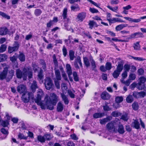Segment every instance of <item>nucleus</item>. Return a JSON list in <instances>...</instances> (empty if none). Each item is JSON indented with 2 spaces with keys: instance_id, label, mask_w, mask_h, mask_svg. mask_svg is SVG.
Instances as JSON below:
<instances>
[{
  "instance_id": "nucleus-1",
  "label": "nucleus",
  "mask_w": 146,
  "mask_h": 146,
  "mask_svg": "<svg viewBox=\"0 0 146 146\" xmlns=\"http://www.w3.org/2000/svg\"><path fill=\"white\" fill-rule=\"evenodd\" d=\"M37 97L35 100V103L40 106V108L43 110L46 109L52 110L54 107L52 105L50 101V97L48 95H46L44 100L41 101L42 98L44 94L42 90L40 89L38 90L37 92Z\"/></svg>"
},
{
  "instance_id": "nucleus-2",
  "label": "nucleus",
  "mask_w": 146,
  "mask_h": 146,
  "mask_svg": "<svg viewBox=\"0 0 146 146\" xmlns=\"http://www.w3.org/2000/svg\"><path fill=\"white\" fill-rule=\"evenodd\" d=\"M123 69V64L121 62H119L116 70L113 72L112 75L115 78H117L120 74Z\"/></svg>"
},
{
  "instance_id": "nucleus-3",
  "label": "nucleus",
  "mask_w": 146,
  "mask_h": 146,
  "mask_svg": "<svg viewBox=\"0 0 146 146\" xmlns=\"http://www.w3.org/2000/svg\"><path fill=\"white\" fill-rule=\"evenodd\" d=\"M23 80H26L27 76L29 78H31L33 76L32 71L31 68H25L23 70Z\"/></svg>"
},
{
  "instance_id": "nucleus-4",
  "label": "nucleus",
  "mask_w": 146,
  "mask_h": 146,
  "mask_svg": "<svg viewBox=\"0 0 146 146\" xmlns=\"http://www.w3.org/2000/svg\"><path fill=\"white\" fill-rule=\"evenodd\" d=\"M33 94L31 92H26L22 95L21 98L22 100L25 103H27L29 100L30 98L33 96Z\"/></svg>"
},
{
  "instance_id": "nucleus-5",
  "label": "nucleus",
  "mask_w": 146,
  "mask_h": 146,
  "mask_svg": "<svg viewBox=\"0 0 146 146\" xmlns=\"http://www.w3.org/2000/svg\"><path fill=\"white\" fill-rule=\"evenodd\" d=\"M19 44L17 41H15L13 44V46H9L8 47V52L11 53L13 52H15L18 50L19 47Z\"/></svg>"
},
{
  "instance_id": "nucleus-6",
  "label": "nucleus",
  "mask_w": 146,
  "mask_h": 146,
  "mask_svg": "<svg viewBox=\"0 0 146 146\" xmlns=\"http://www.w3.org/2000/svg\"><path fill=\"white\" fill-rule=\"evenodd\" d=\"M44 85L46 89L49 90L53 86V84L51 79L49 77L46 78L45 79Z\"/></svg>"
},
{
  "instance_id": "nucleus-7",
  "label": "nucleus",
  "mask_w": 146,
  "mask_h": 146,
  "mask_svg": "<svg viewBox=\"0 0 146 146\" xmlns=\"http://www.w3.org/2000/svg\"><path fill=\"white\" fill-rule=\"evenodd\" d=\"M116 121H117V123H120L119 120L117 119V120H115L113 122L111 121L107 124L106 127L110 131H115V128L114 126V123H115Z\"/></svg>"
},
{
  "instance_id": "nucleus-8",
  "label": "nucleus",
  "mask_w": 146,
  "mask_h": 146,
  "mask_svg": "<svg viewBox=\"0 0 146 146\" xmlns=\"http://www.w3.org/2000/svg\"><path fill=\"white\" fill-rule=\"evenodd\" d=\"M139 82L137 84V88L139 90H142L145 87L144 84H141L144 83L146 81V78L143 77L142 76L140 77L139 79Z\"/></svg>"
},
{
  "instance_id": "nucleus-9",
  "label": "nucleus",
  "mask_w": 146,
  "mask_h": 146,
  "mask_svg": "<svg viewBox=\"0 0 146 146\" xmlns=\"http://www.w3.org/2000/svg\"><path fill=\"white\" fill-rule=\"evenodd\" d=\"M50 96L51 98V100H50V102L54 107V106H55L58 101V97L54 93H51L50 94Z\"/></svg>"
},
{
  "instance_id": "nucleus-10",
  "label": "nucleus",
  "mask_w": 146,
  "mask_h": 146,
  "mask_svg": "<svg viewBox=\"0 0 146 146\" xmlns=\"http://www.w3.org/2000/svg\"><path fill=\"white\" fill-rule=\"evenodd\" d=\"M17 90L18 92L20 93H25L26 92V88L25 85L20 84L17 87Z\"/></svg>"
},
{
  "instance_id": "nucleus-11",
  "label": "nucleus",
  "mask_w": 146,
  "mask_h": 146,
  "mask_svg": "<svg viewBox=\"0 0 146 146\" xmlns=\"http://www.w3.org/2000/svg\"><path fill=\"white\" fill-rule=\"evenodd\" d=\"M86 16V13L81 12L79 13L78 14L76 19H78V21L82 22L85 19Z\"/></svg>"
},
{
  "instance_id": "nucleus-12",
  "label": "nucleus",
  "mask_w": 146,
  "mask_h": 146,
  "mask_svg": "<svg viewBox=\"0 0 146 146\" xmlns=\"http://www.w3.org/2000/svg\"><path fill=\"white\" fill-rule=\"evenodd\" d=\"M8 72V68H5L3 71L0 73V80H3L5 78L7 75Z\"/></svg>"
},
{
  "instance_id": "nucleus-13",
  "label": "nucleus",
  "mask_w": 146,
  "mask_h": 146,
  "mask_svg": "<svg viewBox=\"0 0 146 146\" xmlns=\"http://www.w3.org/2000/svg\"><path fill=\"white\" fill-rule=\"evenodd\" d=\"M54 73L56 77V79H54L58 80H61V77L60 74V72L59 70L57 68H54Z\"/></svg>"
},
{
  "instance_id": "nucleus-14",
  "label": "nucleus",
  "mask_w": 146,
  "mask_h": 146,
  "mask_svg": "<svg viewBox=\"0 0 146 146\" xmlns=\"http://www.w3.org/2000/svg\"><path fill=\"white\" fill-rule=\"evenodd\" d=\"M112 117L111 116H108L106 118L100 120V122L101 124H105L106 123L111 120Z\"/></svg>"
},
{
  "instance_id": "nucleus-15",
  "label": "nucleus",
  "mask_w": 146,
  "mask_h": 146,
  "mask_svg": "<svg viewBox=\"0 0 146 146\" xmlns=\"http://www.w3.org/2000/svg\"><path fill=\"white\" fill-rule=\"evenodd\" d=\"M14 71L13 70H11L8 72V75L6 78L7 82H9L12 78L14 74Z\"/></svg>"
},
{
  "instance_id": "nucleus-16",
  "label": "nucleus",
  "mask_w": 146,
  "mask_h": 146,
  "mask_svg": "<svg viewBox=\"0 0 146 146\" xmlns=\"http://www.w3.org/2000/svg\"><path fill=\"white\" fill-rule=\"evenodd\" d=\"M16 74L17 78L21 79L22 77L23 78V73L19 69H18L16 70Z\"/></svg>"
},
{
  "instance_id": "nucleus-17",
  "label": "nucleus",
  "mask_w": 146,
  "mask_h": 146,
  "mask_svg": "<svg viewBox=\"0 0 146 146\" xmlns=\"http://www.w3.org/2000/svg\"><path fill=\"white\" fill-rule=\"evenodd\" d=\"M110 97V95L106 92H103L101 95V98L103 100H107Z\"/></svg>"
},
{
  "instance_id": "nucleus-18",
  "label": "nucleus",
  "mask_w": 146,
  "mask_h": 146,
  "mask_svg": "<svg viewBox=\"0 0 146 146\" xmlns=\"http://www.w3.org/2000/svg\"><path fill=\"white\" fill-rule=\"evenodd\" d=\"M57 111L58 112H62L63 109V105L60 102L58 103L57 106Z\"/></svg>"
},
{
  "instance_id": "nucleus-19",
  "label": "nucleus",
  "mask_w": 146,
  "mask_h": 146,
  "mask_svg": "<svg viewBox=\"0 0 146 146\" xmlns=\"http://www.w3.org/2000/svg\"><path fill=\"white\" fill-rule=\"evenodd\" d=\"M8 30L6 27H3L0 28V35H5L8 32Z\"/></svg>"
},
{
  "instance_id": "nucleus-20",
  "label": "nucleus",
  "mask_w": 146,
  "mask_h": 146,
  "mask_svg": "<svg viewBox=\"0 0 146 146\" xmlns=\"http://www.w3.org/2000/svg\"><path fill=\"white\" fill-rule=\"evenodd\" d=\"M66 72L68 75H72V71L71 67L69 64H67L66 65Z\"/></svg>"
},
{
  "instance_id": "nucleus-21",
  "label": "nucleus",
  "mask_w": 146,
  "mask_h": 146,
  "mask_svg": "<svg viewBox=\"0 0 146 146\" xmlns=\"http://www.w3.org/2000/svg\"><path fill=\"white\" fill-rule=\"evenodd\" d=\"M89 60L92 68V70H95V69L96 67L95 62L94 60L92 57L91 56H90L89 57Z\"/></svg>"
},
{
  "instance_id": "nucleus-22",
  "label": "nucleus",
  "mask_w": 146,
  "mask_h": 146,
  "mask_svg": "<svg viewBox=\"0 0 146 146\" xmlns=\"http://www.w3.org/2000/svg\"><path fill=\"white\" fill-rule=\"evenodd\" d=\"M89 60L92 68V70H95V69L96 67L95 62L94 60L92 57L91 56H90L89 57Z\"/></svg>"
},
{
  "instance_id": "nucleus-23",
  "label": "nucleus",
  "mask_w": 146,
  "mask_h": 146,
  "mask_svg": "<svg viewBox=\"0 0 146 146\" xmlns=\"http://www.w3.org/2000/svg\"><path fill=\"white\" fill-rule=\"evenodd\" d=\"M104 115V113L102 112H98L94 113L93 115V117L95 118H97L101 117Z\"/></svg>"
},
{
  "instance_id": "nucleus-24",
  "label": "nucleus",
  "mask_w": 146,
  "mask_h": 146,
  "mask_svg": "<svg viewBox=\"0 0 146 146\" xmlns=\"http://www.w3.org/2000/svg\"><path fill=\"white\" fill-rule=\"evenodd\" d=\"M71 11H76L80 9V7L77 4H75L72 5L70 7Z\"/></svg>"
},
{
  "instance_id": "nucleus-25",
  "label": "nucleus",
  "mask_w": 146,
  "mask_h": 146,
  "mask_svg": "<svg viewBox=\"0 0 146 146\" xmlns=\"http://www.w3.org/2000/svg\"><path fill=\"white\" fill-rule=\"evenodd\" d=\"M62 100L64 101L65 104L67 105L69 103V100L66 96L63 93L61 94Z\"/></svg>"
},
{
  "instance_id": "nucleus-26",
  "label": "nucleus",
  "mask_w": 146,
  "mask_h": 146,
  "mask_svg": "<svg viewBox=\"0 0 146 146\" xmlns=\"http://www.w3.org/2000/svg\"><path fill=\"white\" fill-rule=\"evenodd\" d=\"M67 8H64L63 11V13L62 16L63 17V19L64 20H65L67 19L68 21H69V19H67Z\"/></svg>"
},
{
  "instance_id": "nucleus-27",
  "label": "nucleus",
  "mask_w": 146,
  "mask_h": 146,
  "mask_svg": "<svg viewBox=\"0 0 146 146\" xmlns=\"http://www.w3.org/2000/svg\"><path fill=\"white\" fill-rule=\"evenodd\" d=\"M89 25V28L92 29L94 26L97 27L98 26L96 23L93 21H90L88 24Z\"/></svg>"
},
{
  "instance_id": "nucleus-28",
  "label": "nucleus",
  "mask_w": 146,
  "mask_h": 146,
  "mask_svg": "<svg viewBox=\"0 0 146 146\" xmlns=\"http://www.w3.org/2000/svg\"><path fill=\"white\" fill-rule=\"evenodd\" d=\"M52 59L54 65V68H58V62L55 54H54L52 56Z\"/></svg>"
},
{
  "instance_id": "nucleus-29",
  "label": "nucleus",
  "mask_w": 146,
  "mask_h": 146,
  "mask_svg": "<svg viewBox=\"0 0 146 146\" xmlns=\"http://www.w3.org/2000/svg\"><path fill=\"white\" fill-rule=\"evenodd\" d=\"M117 131L120 134H123L124 133V129L122 125H119Z\"/></svg>"
},
{
  "instance_id": "nucleus-30",
  "label": "nucleus",
  "mask_w": 146,
  "mask_h": 146,
  "mask_svg": "<svg viewBox=\"0 0 146 146\" xmlns=\"http://www.w3.org/2000/svg\"><path fill=\"white\" fill-rule=\"evenodd\" d=\"M44 137L45 140L50 141L53 137L52 135L51 134H45L44 135Z\"/></svg>"
},
{
  "instance_id": "nucleus-31",
  "label": "nucleus",
  "mask_w": 146,
  "mask_h": 146,
  "mask_svg": "<svg viewBox=\"0 0 146 146\" xmlns=\"http://www.w3.org/2000/svg\"><path fill=\"white\" fill-rule=\"evenodd\" d=\"M37 87V86L36 81L35 80H33V82L31 87V89L33 92H35Z\"/></svg>"
},
{
  "instance_id": "nucleus-32",
  "label": "nucleus",
  "mask_w": 146,
  "mask_h": 146,
  "mask_svg": "<svg viewBox=\"0 0 146 146\" xmlns=\"http://www.w3.org/2000/svg\"><path fill=\"white\" fill-rule=\"evenodd\" d=\"M129 57V58L130 59L133 58L134 60H137L139 61H141L145 60V59H144L142 57H135L131 56H130Z\"/></svg>"
},
{
  "instance_id": "nucleus-33",
  "label": "nucleus",
  "mask_w": 146,
  "mask_h": 146,
  "mask_svg": "<svg viewBox=\"0 0 146 146\" xmlns=\"http://www.w3.org/2000/svg\"><path fill=\"white\" fill-rule=\"evenodd\" d=\"M37 139L41 143H44L45 141L44 135L43 136L40 135H38Z\"/></svg>"
},
{
  "instance_id": "nucleus-34",
  "label": "nucleus",
  "mask_w": 146,
  "mask_h": 146,
  "mask_svg": "<svg viewBox=\"0 0 146 146\" xmlns=\"http://www.w3.org/2000/svg\"><path fill=\"white\" fill-rule=\"evenodd\" d=\"M126 101L128 103H131L133 101V98L132 96L129 95L126 98Z\"/></svg>"
},
{
  "instance_id": "nucleus-35",
  "label": "nucleus",
  "mask_w": 146,
  "mask_h": 146,
  "mask_svg": "<svg viewBox=\"0 0 146 146\" xmlns=\"http://www.w3.org/2000/svg\"><path fill=\"white\" fill-rule=\"evenodd\" d=\"M134 49L136 50H139L140 49V46L139 44V42H137L133 44Z\"/></svg>"
},
{
  "instance_id": "nucleus-36",
  "label": "nucleus",
  "mask_w": 146,
  "mask_h": 146,
  "mask_svg": "<svg viewBox=\"0 0 146 146\" xmlns=\"http://www.w3.org/2000/svg\"><path fill=\"white\" fill-rule=\"evenodd\" d=\"M43 71L42 70H40L38 72V80H40L43 79Z\"/></svg>"
},
{
  "instance_id": "nucleus-37",
  "label": "nucleus",
  "mask_w": 146,
  "mask_h": 146,
  "mask_svg": "<svg viewBox=\"0 0 146 146\" xmlns=\"http://www.w3.org/2000/svg\"><path fill=\"white\" fill-rule=\"evenodd\" d=\"M83 60L84 63L86 67H88L90 66V64L89 60L86 57L84 58Z\"/></svg>"
},
{
  "instance_id": "nucleus-38",
  "label": "nucleus",
  "mask_w": 146,
  "mask_h": 146,
  "mask_svg": "<svg viewBox=\"0 0 146 146\" xmlns=\"http://www.w3.org/2000/svg\"><path fill=\"white\" fill-rule=\"evenodd\" d=\"M7 58V56L5 54H0V62L4 61Z\"/></svg>"
},
{
  "instance_id": "nucleus-39",
  "label": "nucleus",
  "mask_w": 146,
  "mask_h": 146,
  "mask_svg": "<svg viewBox=\"0 0 146 146\" xmlns=\"http://www.w3.org/2000/svg\"><path fill=\"white\" fill-rule=\"evenodd\" d=\"M18 58L20 61L21 62H23L25 60V56L23 53L20 54Z\"/></svg>"
},
{
  "instance_id": "nucleus-40",
  "label": "nucleus",
  "mask_w": 146,
  "mask_h": 146,
  "mask_svg": "<svg viewBox=\"0 0 146 146\" xmlns=\"http://www.w3.org/2000/svg\"><path fill=\"white\" fill-rule=\"evenodd\" d=\"M123 98L122 96H117L115 98V101L117 103H119L123 101Z\"/></svg>"
},
{
  "instance_id": "nucleus-41",
  "label": "nucleus",
  "mask_w": 146,
  "mask_h": 146,
  "mask_svg": "<svg viewBox=\"0 0 146 146\" xmlns=\"http://www.w3.org/2000/svg\"><path fill=\"white\" fill-rule=\"evenodd\" d=\"M76 62L77 63H78L81 67L82 66V64L81 62V58L79 56H78L75 59L74 62L76 63Z\"/></svg>"
},
{
  "instance_id": "nucleus-42",
  "label": "nucleus",
  "mask_w": 146,
  "mask_h": 146,
  "mask_svg": "<svg viewBox=\"0 0 146 146\" xmlns=\"http://www.w3.org/2000/svg\"><path fill=\"white\" fill-rule=\"evenodd\" d=\"M120 80L122 83L124 84L127 86L129 85L131 82V80L129 79L127 80L126 81H123V79H121Z\"/></svg>"
},
{
  "instance_id": "nucleus-43",
  "label": "nucleus",
  "mask_w": 146,
  "mask_h": 146,
  "mask_svg": "<svg viewBox=\"0 0 146 146\" xmlns=\"http://www.w3.org/2000/svg\"><path fill=\"white\" fill-rule=\"evenodd\" d=\"M69 55L70 59L72 60L74 59V51L72 50H70L69 52Z\"/></svg>"
},
{
  "instance_id": "nucleus-44",
  "label": "nucleus",
  "mask_w": 146,
  "mask_h": 146,
  "mask_svg": "<svg viewBox=\"0 0 146 146\" xmlns=\"http://www.w3.org/2000/svg\"><path fill=\"white\" fill-rule=\"evenodd\" d=\"M134 127L137 129H138L140 128L139 124V122L137 120H135L133 122Z\"/></svg>"
},
{
  "instance_id": "nucleus-45",
  "label": "nucleus",
  "mask_w": 146,
  "mask_h": 146,
  "mask_svg": "<svg viewBox=\"0 0 146 146\" xmlns=\"http://www.w3.org/2000/svg\"><path fill=\"white\" fill-rule=\"evenodd\" d=\"M7 46L5 44H2L0 47V52L2 53L6 50Z\"/></svg>"
},
{
  "instance_id": "nucleus-46",
  "label": "nucleus",
  "mask_w": 146,
  "mask_h": 146,
  "mask_svg": "<svg viewBox=\"0 0 146 146\" xmlns=\"http://www.w3.org/2000/svg\"><path fill=\"white\" fill-rule=\"evenodd\" d=\"M107 7L110 10L115 12H117V9L118 8V7L117 6H116L113 8L112 7L109 5L107 6Z\"/></svg>"
},
{
  "instance_id": "nucleus-47",
  "label": "nucleus",
  "mask_w": 146,
  "mask_h": 146,
  "mask_svg": "<svg viewBox=\"0 0 146 146\" xmlns=\"http://www.w3.org/2000/svg\"><path fill=\"white\" fill-rule=\"evenodd\" d=\"M0 15L2 16L3 17L7 19H9L10 18V17L7 15L6 13L1 11H0Z\"/></svg>"
},
{
  "instance_id": "nucleus-48",
  "label": "nucleus",
  "mask_w": 146,
  "mask_h": 146,
  "mask_svg": "<svg viewBox=\"0 0 146 146\" xmlns=\"http://www.w3.org/2000/svg\"><path fill=\"white\" fill-rule=\"evenodd\" d=\"M0 15L2 16L3 17L7 19H9L10 18V17L7 15L6 13L1 11H0Z\"/></svg>"
},
{
  "instance_id": "nucleus-49",
  "label": "nucleus",
  "mask_w": 146,
  "mask_h": 146,
  "mask_svg": "<svg viewBox=\"0 0 146 146\" xmlns=\"http://www.w3.org/2000/svg\"><path fill=\"white\" fill-rule=\"evenodd\" d=\"M73 75L74 77V79L75 81H78L79 80L78 78V77L77 73L74 71L73 73Z\"/></svg>"
},
{
  "instance_id": "nucleus-50",
  "label": "nucleus",
  "mask_w": 146,
  "mask_h": 146,
  "mask_svg": "<svg viewBox=\"0 0 146 146\" xmlns=\"http://www.w3.org/2000/svg\"><path fill=\"white\" fill-rule=\"evenodd\" d=\"M1 124L4 127H7L9 124L8 121L6 120V121L2 120L1 121Z\"/></svg>"
},
{
  "instance_id": "nucleus-51",
  "label": "nucleus",
  "mask_w": 146,
  "mask_h": 146,
  "mask_svg": "<svg viewBox=\"0 0 146 146\" xmlns=\"http://www.w3.org/2000/svg\"><path fill=\"white\" fill-rule=\"evenodd\" d=\"M105 105L103 106V109L104 111H108L111 110V108H110L108 106L107 104L105 102Z\"/></svg>"
},
{
  "instance_id": "nucleus-52",
  "label": "nucleus",
  "mask_w": 146,
  "mask_h": 146,
  "mask_svg": "<svg viewBox=\"0 0 146 146\" xmlns=\"http://www.w3.org/2000/svg\"><path fill=\"white\" fill-rule=\"evenodd\" d=\"M105 67L107 70H110L111 68V64L110 62H107L105 65Z\"/></svg>"
},
{
  "instance_id": "nucleus-53",
  "label": "nucleus",
  "mask_w": 146,
  "mask_h": 146,
  "mask_svg": "<svg viewBox=\"0 0 146 146\" xmlns=\"http://www.w3.org/2000/svg\"><path fill=\"white\" fill-rule=\"evenodd\" d=\"M18 137L20 139H27V138L28 136L26 137L23 134L20 133L18 135Z\"/></svg>"
},
{
  "instance_id": "nucleus-54",
  "label": "nucleus",
  "mask_w": 146,
  "mask_h": 146,
  "mask_svg": "<svg viewBox=\"0 0 146 146\" xmlns=\"http://www.w3.org/2000/svg\"><path fill=\"white\" fill-rule=\"evenodd\" d=\"M133 38H137L136 33H135L131 34V35H130L129 36L127 37L128 40L129 39H131Z\"/></svg>"
},
{
  "instance_id": "nucleus-55",
  "label": "nucleus",
  "mask_w": 146,
  "mask_h": 146,
  "mask_svg": "<svg viewBox=\"0 0 146 146\" xmlns=\"http://www.w3.org/2000/svg\"><path fill=\"white\" fill-rule=\"evenodd\" d=\"M121 115L119 112L117 111H113L111 113V115L113 117H117L120 115Z\"/></svg>"
},
{
  "instance_id": "nucleus-56",
  "label": "nucleus",
  "mask_w": 146,
  "mask_h": 146,
  "mask_svg": "<svg viewBox=\"0 0 146 146\" xmlns=\"http://www.w3.org/2000/svg\"><path fill=\"white\" fill-rule=\"evenodd\" d=\"M42 13V11L40 9H36L35 11V14L36 16L40 15Z\"/></svg>"
},
{
  "instance_id": "nucleus-57",
  "label": "nucleus",
  "mask_w": 146,
  "mask_h": 146,
  "mask_svg": "<svg viewBox=\"0 0 146 146\" xmlns=\"http://www.w3.org/2000/svg\"><path fill=\"white\" fill-rule=\"evenodd\" d=\"M132 107L134 110H137L139 107L138 103L136 102H134L132 104Z\"/></svg>"
},
{
  "instance_id": "nucleus-58",
  "label": "nucleus",
  "mask_w": 146,
  "mask_h": 146,
  "mask_svg": "<svg viewBox=\"0 0 146 146\" xmlns=\"http://www.w3.org/2000/svg\"><path fill=\"white\" fill-rule=\"evenodd\" d=\"M118 18H113L110 20L109 23L110 24L111 23H113L115 22H117Z\"/></svg>"
},
{
  "instance_id": "nucleus-59",
  "label": "nucleus",
  "mask_w": 146,
  "mask_h": 146,
  "mask_svg": "<svg viewBox=\"0 0 146 146\" xmlns=\"http://www.w3.org/2000/svg\"><path fill=\"white\" fill-rule=\"evenodd\" d=\"M121 119L125 121H127L128 119L127 114L125 113L122 115L121 116Z\"/></svg>"
},
{
  "instance_id": "nucleus-60",
  "label": "nucleus",
  "mask_w": 146,
  "mask_h": 146,
  "mask_svg": "<svg viewBox=\"0 0 146 146\" xmlns=\"http://www.w3.org/2000/svg\"><path fill=\"white\" fill-rule=\"evenodd\" d=\"M129 79L131 80H134L136 78V76L135 74H130L129 75Z\"/></svg>"
},
{
  "instance_id": "nucleus-61",
  "label": "nucleus",
  "mask_w": 146,
  "mask_h": 146,
  "mask_svg": "<svg viewBox=\"0 0 146 146\" xmlns=\"http://www.w3.org/2000/svg\"><path fill=\"white\" fill-rule=\"evenodd\" d=\"M90 11L92 13H95L98 12V10L94 8L90 7L89 9Z\"/></svg>"
},
{
  "instance_id": "nucleus-62",
  "label": "nucleus",
  "mask_w": 146,
  "mask_h": 146,
  "mask_svg": "<svg viewBox=\"0 0 146 146\" xmlns=\"http://www.w3.org/2000/svg\"><path fill=\"white\" fill-rule=\"evenodd\" d=\"M68 93L71 98H74L75 97L74 94L71 90H68Z\"/></svg>"
},
{
  "instance_id": "nucleus-63",
  "label": "nucleus",
  "mask_w": 146,
  "mask_h": 146,
  "mask_svg": "<svg viewBox=\"0 0 146 146\" xmlns=\"http://www.w3.org/2000/svg\"><path fill=\"white\" fill-rule=\"evenodd\" d=\"M62 50L63 53V55L64 57H66L67 54V49L65 46H63Z\"/></svg>"
},
{
  "instance_id": "nucleus-64",
  "label": "nucleus",
  "mask_w": 146,
  "mask_h": 146,
  "mask_svg": "<svg viewBox=\"0 0 146 146\" xmlns=\"http://www.w3.org/2000/svg\"><path fill=\"white\" fill-rule=\"evenodd\" d=\"M124 69L125 72H129L130 69V66L127 64H125L124 66Z\"/></svg>"
}]
</instances>
